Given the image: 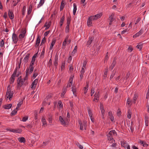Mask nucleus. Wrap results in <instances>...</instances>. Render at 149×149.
<instances>
[{
	"label": "nucleus",
	"instance_id": "nucleus-1",
	"mask_svg": "<svg viewBox=\"0 0 149 149\" xmlns=\"http://www.w3.org/2000/svg\"><path fill=\"white\" fill-rule=\"evenodd\" d=\"M10 85H8V86L7 89L6 93V95H8L7 98L9 97V99L11 100L12 98L13 97L14 92L13 91H11V89L10 88Z\"/></svg>",
	"mask_w": 149,
	"mask_h": 149
},
{
	"label": "nucleus",
	"instance_id": "nucleus-2",
	"mask_svg": "<svg viewBox=\"0 0 149 149\" xmlns=\"http://www.w3.org/2000/svg\"><path fill=\"white\" fill-rule=\"evenodd\" d=\"M35 61V58L32 57L31 61L29 65V68H29V74H31L33 70L34 67L33 66V65H34Z\"/></svg>",
	"mask_w": 149,
	"mask_h": 149
},
{
	"label": "nucleus",
	"instance_id": "nucleus-3",
	"mask_svg": "<svg viewBox=\"0 0 149 149\" xmlns=\"http://www.w3.org/2000/svg\"><path fill=\"white\" fill-rule=\"evenodd\" d=\"M17 68H15L13 74H12L10 78V83L11 84L14 82L15 80V77L16 76L17 72Z\"/></svg>",
	"mask_w": 149,
	"mask_h": 149
},
{
	"label": "nucleus",
	"instance_id": "nucleus-4",
	"mask_svg": "<svg viewBox=\"0 0 149 149\" xmlns=\"http://www.w3.org/2000/svg\"><path fill=\"white\" fill-rule=\"evenodd\" d=\"M74 76L71 75L70 77L69 80V82L67 86V87H70L71 86L72 84V81L73 80Z\"/></svg>",
	"mask_w": 149,
	"mask_h": 149
},
{
	"label": "nucleus",
	"instance_id": "nucleus-5",
	"mask_svg": "<svg viewBox=\"0 0 149 149\" xmlns=\"http://www.w3.org/2000/svg\"><path fill=\"white\" fill-rule=\"evenodd\" d=\"M12 38L14 43L16 44L18 41V39L17 35L14 33L13 34Z\"/></svg>",
	"mask_w": 149,
	"mask_h": 149
},
{
	"label": "nucleus",
	"instance_id": "nucleus-6",
	"mask_svg": "<svg viewBox=\"0 0 149 149\" xmlns=\"http://www.w3.org/2000/svg\"><path fill=\"white\" fill-rule=\"evenodd\" d=\"M24 81L23 80H19L17 81V87L18 89H20V87L23 85Z\"/></svg>",
	"mask_w": 149,
	"mask_h": 149
},
{
	"label": "nucleus",
	"instance_id": "nucleus-7",
	"mask_svg": "<svg viewBox=\"0 0 149 149\" xmlns=\"http://www.w3.org/2000/svg\"><path fill=\"white\" fill-rule=\"evenodd\" d=\"M29 68H28L26 69V74L24 78L23 79V81L24 82H25V80H27L28 79V74L29 73Z\"/></svg>",
	"mask_w": 149,
	"mask_h": 149
},
{
	"label": "nucleus",
	"instance_id": "nucleus-8",
	"mask_svg": "<svg viewBox=\"0 0 149 149\" xmlns=\"http://www.w3.org/2000/svg\"><path fill=\"white\" fill-rule=\"evenodd\" d=\"M94 96L95 98L94 99L93 101H95V100H96L98 101L100 96L99 91H97V92H96L94 95Z\"/></svg>",
	"mask_w": 149,
	"mask_h": 149
},
{
	"label": "nucleus",
	"instance_id": "nucleus-9",
	"mask_svg": "<svg viewBox=\"0 0 149 149\" xmlns=\"http://www.w3.org/2000/svg\"><path fill=\"white\" fill-rule=\"evenodd\" d=\"M91 16H90L88 18L87 22V25L88 26H91L92 25V20H94L93 19V18H91Z\"/></svg>",
	"mask_w": 149,
	"mask_h": 149
},
{
	"label": "nucleus",
	"instance_id": "nucleus-10",
	"mask_svg": "<svg viewBox=\"0 0 149 149\" xmlns=\"http://www.w3.org/2000/svg\"><path fill=\"white\" fill-rule=\"evenodd\" d=\"M38 81V79H35L34 81L32 82L31 86V88L32 89H34Z\"/></svg>",
	"mask_w": 149,
	"mask_h": 149
},
{
	"label": "nucleus",
	"instance_id": "nucleus-11",
	"mask_svg": "<svg viewBox=\"0 0 149 149\" xmlns=\"http://www.w3.org/2000/svg\"><path fill=\"white\" fill-rule=\"evenodd\" d=\"M58 55L56 54L54 58V65L56 67V69L57 68V66L58 65Z\"/></svg>",
	"mask_w": 149,
	"mask_h": 149
},
{
	"label": "nucleus",
	"instance_id": "nucleus-12",
	"mask_svg": "<svg viewBox=\"0 0 149 149\" xmlns=\"http://www.w3.org/2000/svg\"><path fill=\"white\" fill-rule=\"evenodd\" d=\"M102 15L101 13L97 14L95 15L91 16V18H93L94 20H96L97 19L100 18L102 16Z\"/></svg>",
	"mask_w": 149,
	"mask_h": 149
},
{
	"label": "nucleus",
	"instance_id": "nucleus-13",
	"mask_svg": "<svg viewBox=\"0 0 149 149\" xmlns=\"http://www.w3.org/2000/svg\"><path fill=\"white\" fill-rule=\"evenodd\" d=\"M30 55V54H27L26 56L24 57V58L23 61L25 63V64H26L28 62L29 60V58Z\"/></svg>",
	"mask_w": 149,
	"mask_h": 149
},
{
	"label": "nucleus",
	"instance_id": "nucleus-14",
	"mask_svg": "<svg viewBox=\"0 0 149 149\" xmlns=\"http://www.w3.org/2000/svg\"><path fill=\"white\" fill-rule=\"evenodd\" d=\"M143 33L142 29H141L138 33H136L133 36V38H136L141 35Z\"/></svg>",
	"mask_w": 149,
	"mask_h": 149
},
{
	"label": "nucleus",
	"instance_id": "nucleus-15",
	"mask_svg": "<svg viewBox=\"0 0 149 149\" xmlns=\"http://www.w3.org/2000/svg\"><path fill=\"white\" fill-rule=\"evenodd\" d=\"M40 41V38L39 36H38L37 38L35 47H36L38 46Z\"/></svg>",
	"mask_w": 149,
	"mask_h": 149
},
{
	"label": "nucleus",
	"instance_id": "nucleus-16",
	"mask_svg": "<svg viewBox=\"0 0 149 149\" xmlns=\"http://www.w3.org/2000/svg\"><path fill=\"white\" fill-rule=\"evenodd\" d=\"M8 15L10 18L11 19H13L14 17V15L13 13L10 10H9L8 12Z\"/></svg>",
	"mask_w": 149,
	"mask_h": 149
},
{
	"label": "nucleus",
	"instance_id": "nucleus-17",
	"mask_svg": "<svg viewBox=\"0 0 149 149\" xmlns=\"http://www.w3.org/2000/svg\"><path fill=\"white\" fill-rule=\"evenodd\" d=\"M59 120L61 124L64 126H65L66 125L65 121L63 119L61 116H60L59 117Z\"/></svg>",
	"mask_w": 149,
	"mask_h": 149
},
{
	"label": "nucleus",
	"instance_id": "nucleus-18",
	"mask_svg": "<svg viewBox=\"0 0 149 149\" xmlns=\"http://www.w3.org/2000/svg\"><path fill=\"white\" fill-rule=\"evenodd\" d=\"M94 39V38L92 37H90L89 38V40L88 41L87 45L88 47L89 46V45L91 43L93 40Z\"/></svg>",
	"mask_w": 149,
	"mask_h": 149
},
{
	"label": "nucleus",
	"instance_id": "nucleus-19",
	"mask_svg": "<svg viewBox=\"0 0 149 149\" xmlns=\"http://www.w3.org/2000/svg\"><path fill=\"white\" fill-rule=\"evenodd\" d=\"M107 136L108 137V140L110 141H111V143H113V137L112 135H111V134H109V132L108 134L107 135Z\"/></svg>",
	"mask_w": 149,
	"mask_h": 149
},
{
	"label": "nucleus",
	"instance_id": "nucleus-20",
	"mask_svg": "<svg viewBox=\"0 0 149 149\" xmlns=\"http://www.w3.org/2000/svg\"><path fill=\"white\" fill-rule=\"evenodd\" d=\"M69 38V36H67V37H66L64 41L63 42V48H65V46L66 45V44L67 41L68 40Z\"/></svg>",
	"mask_w": 149,
	"mask_h": 149
},
{
	"label": "nucleus",
	"instance_id": "nucleus-21",
	"mask_svg": "<svg viewBox=\"0 0 149 149\" xmlns=\"http://www.w3.org/2000/svg\"><path fill=\"white\" fill-rule=\"evenodd\" d=\"M18 141L20 143H25L26 142V140L24 137H20L18 139Z\"/></svg>",
	"mask_w": 149,
	"mask_h": 149
},
{
	"label": "nucleus",
	"instance_id": "nucleus-22",
	"mask_svg": "<svg viewBox=\"0 0 149 149\" xmlns=\"http://www.w3.org/2000/svg\"><path fill=\"white\" fill-rule=\"evenodd\" d=\"M48 120L49 122V123H52V115L51 113L48 114Z\"/></svg>",
	"mask_w": 149,
	"mask_h": 149
},
{
	"label": "nucleus",
	"instance_id": "nucleus-23",
	"mask_svg": "<svg viewBox=\"0 0 149 149\" xmlns=\"http://www.w3.org/2000/svg\"><path fill=\"white\" fill-rule=\"evenodd\" d=\"M121 144L122 146H123L124 148H127V146H128L126 141H121Z\"/></svg>",
	"mask_w": 149,
	"mask_h": 149
},
{
	"label": "nucleus",
	"instance_id": "nucleus-24",
	"mask_svg": "<svg viewBox=\"0 0 149 149\" xmlns=\"http://www.w3.org/2000/svg\"><path fill=\"white\" fill-rule=\"evenodd\" d=\"M12 104H8L3 106V107L5 109H9L11 107Z\"/></svg>",
	"mask_w": 149,
	"mask_h": 149
},
{
	"label": "nucleus",
	"instance_id": "nucleus-25",
	"mask_svg": "<svg viewBox=\"0 0 149 149\" xmlns=\"http://www.w3.org/2000/svg\"><path fill=\"white\" fill-rule=\"evenodd\" d=\"M116 62L115 60H114L113 62L112 63L109 67V69H111V70H112L113 68L115 67V65L116 64Z\"/></svg>",
	"mask_w": 149,
	"mask_h": 149
},
{
	"label": "nucleus",
	"instance_id": "nucleus-26",
	"mask_svg": "<svg viewBox=\"0 0 149 149\" xmlns=\"http://www.w3.org/2000/svg\"><path fill=\"white\" fill-rule=\"evenodd\" d=\"M65 19V17L63 15L62 17L61 18V20L59 22V24L60 26L61 27L63 24V22Z\"/></svg>",
	"mask_w": 149,
	"mask_h": 149
},
{
	"label": "nucleus",
	"instance_id": "nucleus-27",
	"mask_svg": "<svg viewBox=\"0 0 149 149\" xmlns=\"http://www.w3.org/2000/svg\"><path fill=\"white\" fill-rule=\"evenodd\" d=\"M56 40H52L49 47L50 50H51L52 49L54 44H55L56 42Z\"/></svg>",
	"mask_w": 149,
	"mask_h": 149
},
{
	"label": "nucleus",
	"instance_id": "nucleus-28",
	"mask_svg": "<svg viewBox=\"0 0 149 149\" xmlns=\"http://www.w3.org/2000/svg\"><path fill=\"white\" fill-rule=\"evenodd\" d=\"M42 126L45 127L47 126V123L44 117H42Z\"/></svg>",
	"mask_w": 149,
	"mask_h": 149
},
{
	"label": "nucleus",
	"instance_id": "nucleus-29",
	"mask_svg": "<svg viewBox=\"0 0 149 149\" xmlns=\"http://www.w3.org/2000/svg\"><path fill=\"white\" fill-rule=\"evenodd\" d=\"M139 143H141V144H142L143 147H146L148 146V145L147 144L146 142H144L143 141H140Z\"/></svg>",
	"mask_w": 149,
	"mask_h": 149
},
{
	"label": "nucleus",
	"instance_id": "nucleus-30",
	"mask_svg": "<svg viewBox=\"0 0 149 149\" xmlns=\"http://www.w3.org/2000/svg\"><path fill=\"white\" fill-rule=\"evenodd\" d=\"M45 2V0H40L39 3L37 6V8H39L42 6L44 4Z\"/></svg>",
	"mask_w": 149,
	"mask_h": 149
},
{
	"label": "nucleus",
	"instance_id": "nucleus-31",
	"mask_svg": "<svg viewBox=\"0 0 149 149\" xmlns=\"http://www.w3.org/2000/svg\"><path fill=\"white\" fill-rule=\"evenodd\" d=\"M65 6V4L63 3V0L61 2V5L60 7V11H61L63 9Z\"/></svg>",
	"mask_w": 149,
	"mask_h": 149
},
{
	"label": "nucleus",
	"instance_id": "nucleus-32",
	"mask_svg": "<svg viewBox=\"0 0 149 149\" xmlns=\"http://www.w3.org/2000/svg\"><path fill=\"white\" fill-rule=\"evenodd\" d=\"M23 103V100H22L20 102L17 104V107L16 108V109H18L21 107V105Z\"/></svg>",
	"mask_w": 149,
	"mask_h": 149
},
{
	"label": "nucleus",
	"instance_id": "nucleus-33",
	"mask_svg": "<svg viewBox=\"0 0 149 149\" xmlns=\"http://www.w3.org/2000/svg\"><path fill=\"white\" fill-rule=\"evenodd\" d=\"M138 97V96L137 93H135L134 95V97L133 98V102L135 104L136 103V100L137 99V97Z\"/></svg>",
	"mask_w": 149,
	"mask_h": 149
},
{
	"label": "nucleus",
	"instance_id": "nucleus-34",
	"mask_svg": "<svg viewBox=\"0 0 149 149\" xmlns=\"http://www.w3.org/2000/svg\"><path fill=\"white\" fill-rule=\"evenodd\" d=\"M128 114L127 115V118L129 119H130L131 117L132 113L130 109H129L127 111Z\"/></svg>",
	"mask_w": 149,
	"mask_h": 149
},
{
	"label": "nucleus",
	"instance_id": "nucleus-35",
	"mask_svg": "<svg viewBox=\"0 0 149 149\" xmlns=\"http://www.w3.org/2000/svg\"><path fill=\"white\" fill-rule=\"evenodd\" d=\"M143 44L139 43L136 46V47L138 49H139L140 50L142 48Z\"/></svg>",
	"mask_w": 149,
	"mask_h": 149
},
{
	"label": "nucleus",
	"instance_id": "nucleus-36",
	"mask_svg": "<svg viewBox=\"0 0 149 149\" xmlns=\"http://www.w3.org/2000/svg\"><path fill=\"white\" fill-rule=\"evenodd\" d=\"M17 113V111L15 109L13 110L11 113L10 115L11 116H13L15 115Z\"/></svg>",
	"mask_w": 149,
	"mask_h": 149
},
{
	"label": "nucleus",
	"instance_id": "nucleus-37",
	"mask_svg": "<svg viewBox=\"0 0 149 149\" xmlns=\"http://www.w3.org/2000/svg\"><path fill=\"white\" fill-rule=\"evenodd\" d=\"M70 21V18L68 17L67 19V25H69Z\"/></svg>",
	"mask_w": 149,
	"mask_h": 149
},
{
	"label": "nucleus",
	"instance_id": "nucleus-38",
	"mask_svg": "<svg viewBox=\"0 0 149 149\" xmlns=\"http://www.w3.org/2000/svg\"><path fill=\"white\" fill-rule=\"evenodd\" d=\"M87 61L86 60H84V62L83 63V67L86 68V65L87 64Z\"/></svg>",
	"mask_w": 149,
	"mask_h": 149
},
{
	"label": "nucleus",
	"instance_id": "nucleus-39",
	"mask_svg": "<svg viewBox=\"0 0 149 149\" xmlns=\"http://www.w3.org/2000/svg\"><path fill=\"white\" fill-rule=\"evenodd\" d=\"M53 95L52 93L49 94L46 97L45 99L47 100L50 98L52 97Z\"/></svg>",
	"mask_w": 149,
	"mask_h": 149
},
{
	"label": "nucleus",
	"instance_id": "nucleus-40",
	"mask_svg": "<svg viewBox=\"0 0 149 149\" xmlns=\"http://www.w3.org/2000/svg\"><path fill=\"white\" fill-rule=\"evenodd\" d=\"M48 65L49 67V68H50L51 67H52V61L51 59H50L48 63Z\"/></svg>",
	"mask_w": 149,
	"mask_h": 149
},
{
	"label": "nucleus",
	"instance_id": "nucleus-41",
	"mask_svg": "<svg viewBox=\"0 0 149 149\" xmlns=\"http://www.w3.org/2000/svg\"><path fill=\"white\" fill-rule=\"evenodd\" d=\"M69 25H66L65 28V31L66 33H68L69 31Z\"/></svg>",
	"mask_w": 149,
	"mask_h": 149
},
{
	"label": "nucleus",
	"instance_id": "nucleus-42",
	"mask_svg": "<svg viewBox=\"0 0 149 149\" xmlns=\"http://www.w3.org/2000/svg\"><path fill=\"white\" fill-rule=\"evenodd\" d=\"M130 71H128L125 77L126 80H127L130 77Z\"/></svg>",
	"mask_w": 149,
	"mask_h": 149
},
{
	"label": "nucleus",
	"instance_id": "nucleus-43",
	"mask_svg": "<svg viewBox=\"0 0 149 149\" xmlns=\"http://www.w3.org/2000/svg\"><path fill=\"white\" fill-rule=\"evenodd\" d=\"M46 41V38L45 37H44V38L42 39L41 42L40 44V45H42Z\"/></svg>",
	"mask_w": 149,
	"mask_h": 149
},
{
	"label": "nucleus",
	"instance_id": "nucleus-44",
	"mask_svg": "<svg viewBox=\"0 0 149 149\" xmlns=\"http://www.w3.org/2000/svg\"><path fill=\"white\" fill-rule=\"evenodd\" d=\"M28 117L27 116H25L23 118L22 121L23 122L26 121L28 119Z\"/></svg>",
	"mask_w": 149,
	"mask_h": 149
},
{
	"label": "nucleus",
	"instance_id": "nucleus-45",
	"mask_svg": "<svg viewBox=\"0 0 149 149\" xmlns=\"http://www.w3.org/2000/svg\"><path fill=\"white\" fill-rule=\"evenodd\" d=\"M4 42L3 39H1V41L0 42V46L1 47H3L4 45Z\"/></svg>",
	"mask_w": 149,
	"mask_h": 149
},
{
	"label": "nucleus",
	"instance_id": "nucleus-46",
	"mask_svg": "<svg viewBox=\"0 0 149 149\" xmlns=\"http://www.w3.org/2000/svg\"><path fill=\"white\" fill-rule=\"evenodd\" d=\"M88 114L89 116H91V115H93V114L91 110L89 108L88 109Z\"/></svg>",
	"mask_w": 149,
	"mask_h": 149
},
{
	"label": "nucleus",
	"instance_id": "nucleus-47",
	"mask_svg": "<svg viewBox=\"0 0 149 149\" xmlns=\"http://www.w3.org/2000/svg\"><path fill=\"white\" fill-rule=\"evenodd\" d=\"M77 145L80 149H83V147L82 145H81L80 143H78L77 144Z\"/></svg>",
	"mask_w": 149,
	"mask_h": 149
},
{
	"label": "nucleus",
	"instance_id": "nucleus-48",
	"mask_svg": "<svg viewBox=\"0 0 149 149\" xmlns=\"http://www.w3.org/2000/svg\"><path fill=\"white\" fill-rule=\"evenodd\" d=\"M100 110L101 111V110H104V107L103 104L102 103H100Z\"/></svg>",
	"mask_w": 149,
	"mask_h": 149
},
{
	"label": "nucleus",
	"instance_id": "nucleus-49",
	"mask_svg": "<svg viewBox=\"0 0 149 149\" xmlns=\"http://www.w3.org/2000/svg\"><path fill=\"white\" fill-rule=\"evenodd\" d=\"M22 131L21 129H17L15 130V132L18 133H20Z\"/></svg>",
	"mask_w": 149,
	"mask_h": 149
},
{
	"label": "nucleus",
	"instance_id": "nucleus-50",
	"mask_svg": "<svg viewBox=\"0 0 149 149\" xmlns=\"http://www.w3.org/2000/svg\"><path fill=\"white\" fill-rule=\"evenodd\" d=\"M95 92L94 89L93 88H92L91 89V96H92L94 93Z\"/></svg>",
	"mask_w": 149,
	"mask_h": 149
},
{
	"label": "nucleus",
	"instance_id": "nucleus-51",
	"mask_svg": "<svg viewBox=\"0 0 149 149\" xmlns=\"http://www.w3.org/2000/svg\"><path fill=\"white\" fill-rule=\"evenodd\" d=\"M36 70H34V73L33 75V77H34V78H35L38 75V73L37 72H35V71Z\"/></svg>",
	"mask_w": 149,
	"mask_h": 149
},
{
	"label": "nucleus",
	"instance_id": "nucleus-52",
	"mask_svg": "<svg viewBox=\"0 0 149 149\" xmlns=\"http://www.w3.org/2000/svg\"><path fill=\"white\" fill-rule=\"evenodd\" d=\"M21 34H23L25 36V34L26 33V29H22V31H21Z\"/></svg>",
	"mask_w": 149,
	"mask_h": 149
},
{
	"label": "nucleus",
	"instance_id": "nucleus-53",
	"mask_svg": "<svg viewBox=\"0 0 149 149\" xmlns=\"http://www.w3.org/2000/svg\"><path fill=\"white\" fill-rule=\"evenodd\" d=\"M109 134H111L112 135V134H114L115 133H116V132L114 130H112L110 131L109 132Z\"/></svg>",
	"mask_w": 149,
	"mask_h": 149
},
{
	"label": "nucleus",
	"instance_id": "nucleus-54",
	"mask_svg": "<svg viewBox=\"0 0 149 149\" xmlns=\"http://www.w3.org/2000/svg\"><path fill=\"white\" fill-rule=\"evenodd\" d=\"M73 10L75 11H76L77 8V5L76 3H74L73 4Z\"/></svg>",
	"mask_w": 149,
	"mask_h": 149
},
{
	"label": "nucleus",
	"instance_id": "nucleus-55",
	"mask_svg": "<svg viewBox=\"0 0 149 149\" xmlns=\"http://www.w3.org/2000/svg\"><path fill=\"white\" fill-rule=\"evenodd\" d=\"M58 104L59 105V107H63V104L62 102L61 101H59L58 102Z\"/></svg>",
	"mask_w": 149,
	"mask_h": 149
},
{
	"label": "nucleus",
	"instance_id": "nucleus-56",
	"mask_svg": "<svg viewBox=\"0 0 149 149\" xmlns=\"http://www.w3.org/2000/svg\"><path fill=\"white\" fill-rule=\"evenodd\" d=\"M131 102V101L130 100V99L128 98L127 100V104L128 105H131V104H130V103Z\"/></svg>",
	"mask_w": 149,
	"mask_h": 149
},
{
	"label": "nucleus",
	"instance_id": "nucleus-57",
	"mask_svg": "<svg viewBox=\"0 0 149 149\" xmlns=\"http://www.w3.org/2000/svg\"><path fill=\"white\" fill-rule=\"evenodd\" d=\"M84 68L82 67V69L80 71V73L81 74H84V73L85 72V70H84Z\"/></svg>",
	"mask_w": 149,
	"mask_h": 149
},
{
	"label": "nucleus",
	"instance_id": "nucleus-58",
	"mask_svg": "<svg viewBox=\"0 0 149 149\" xmlns=\"http://www.w3.org/2000/svg\"><path fill=\"white\" fill-rule=\"evenodd\" d=\"M114 15L113 14H112L109 17V19H112L113 20V16Z\"/></svg>",
	"mask_w": 149,
	"mask_h": 149
},
{
	"label": "nucleus",
	"instance_id": "nucleus-59",
	"mask_svg": "<svg viewBox=\"0 0 149 149\" xmlns=\"http://www.w3.org/2000/svg\"><path fill=\"white\" fill-rule=\"evenodd\" d=\"M25 36L22 34H20L19 36V39H21V38H24Z\"/></svg>",
	"mask_w": 149,
	"mask_h": 149
},
{
	"label": "nucleus",
	"instance_id": "nucleus-60",
	"mask_svg": "<svg viewBox=\"0 0 149 149\" xmlns=\"http://www.w3.org/2000/svg\"><path fill=\"white\" fill-rule=\"evenodd\" d=\"M115 73H112V74H111L110 79L111 80V79H112L113 77H114V76L115 75Z\"/></svg>",
	"mask_w": 149,
	"mask_h": 149
},
{
	"label": "nucleus",
	"instance_id": "nucleus-61",
	"mask_svg": "<svg viewBox=\"0 0 149 149\" xmlns=\"http://www.w3.org/2000/svg\"><path fill=\"white\" fill-rule=\"evenodd\" d=\"M50 32V31H48L45 32L44 34V36L45 37L47 36V35L49 34V33Z\"/></svg>",
	"mask_w": 149,
	"mask_h": 149
},
{
	"label": "nucleus",
	"instance_id": "nucleus-62",
	"mask_svg": "<svg viewBox=\"0 0 149 149\" xmlns=\"http://www.w3.org/2000/svg\"><path fill=\"white\" fill-rule=\"evenodd\" d=\"M107 71H106L104 73V79H105L107 77Z\"/></svg>",
	"mask_w": 149,
	"mask_h": 149
},
{
	"label": "nucleus",
	"instance_id": "nucleus-63",
	"mask_svg": "<svg viewBox=\"0 0 149 149\" xmlns=\"http://www.w3.org/2000/svg\"><path fill=\"white\" fill-rule=\"evenodd\" d=\"M65 63H63L61 66V70H63L64 69L65 66Z\"/></svg>",
	"mask_w": 149,
	"mask_h": 149
},
{
	"label": "nucleus",
	"instance_id": "nucleus-64",
	"mask_svg": "<svg viewBox=\"0 0 149 149\" xmlns=\"http://www.w3.org/2000/svg\"><path fill=\"white\" fill-rule=\"evenodd\" d=\"M146 107L148 108L147 111L148 112H149V104H148V102H147L146 103Z\"/></svg>",
	"mask_w": 149,
	"mask_h": 149
}]
</instances>
